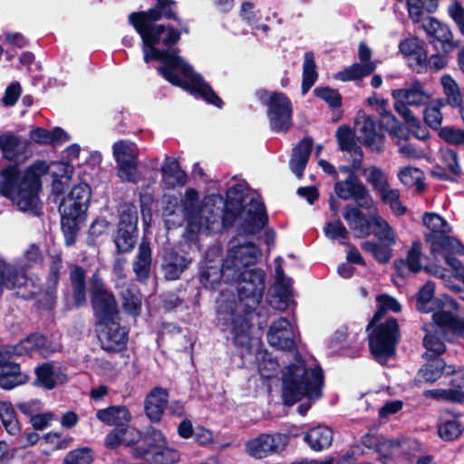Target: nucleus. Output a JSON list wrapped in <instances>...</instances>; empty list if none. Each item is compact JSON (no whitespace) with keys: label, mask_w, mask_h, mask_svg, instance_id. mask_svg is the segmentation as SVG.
I'll return each mask as SVG.
<instances>
[{"label":"nucleus","mask_w":464,"mask_h":464,"mask_svg":"<svg viewBox=\"0 0 464 464\" xmlns=\"http://www.w3.org/2000/svg\"><path fill=\"white\" fill-rule=\"evenodd\" d=\"M154 8L148 11L134 12L129 15V22L140 35L143 42L145 63L150 60L161 61L166 67H160V73L170 83L179 86L194 95L202 97L208 103L218 108L223 105L222 100L211 87L196 73L192 67L180 56L169 51H161L155 47L162 43L170 46L179 40V33L172 27L155 24L161 17L177 20L175 2L172 0H156Z\"/></svg>","instance_id":"1"},{"label":"nucleus","mask_w":464,"mask_h":464,"mask_svg":"<svg viewBox=\"0 0 464 464\" xmlns=\"http://www.w3.org/2000/svg\"><path fill=\"white\" fill-rule=\"evenodd\" d=\"M238 284L239 302L230 314L231 333L235 345L250 347V314L262 301L265 292V273L260 268H250L240 273Z\"/></svg>","instance_id":"2"},{"label":"nucleus","mask_w":464,"mask_h":464,"mask_svg":"<svg viewBox=\"0 0 464 464\" xmlns=\"http://www.w3.org/2000/svg\"><path fill=\"white\" fill-rule=\"evenodd\" d=\"M48 164L38 160L30 166L21 176L16 165H9L0 170L3 179L1 192L11 199L22 211L38 214L41 177L47 173Z\"/></svg>","instance_id":"3"},{"label":"nucleus","mask_w":464,"mask_h":464,"mask_svg":"<svg viewBox=\"0 0 464 464\" xmlns=\"http://www.w3.org/2000/svg\"><path fill=\"white\" fill-rule=\"evenodd\" d=\"M324 376L316 361L296 355L295 362L287 365L283 372V400L287 405H293L303 398L310 401L322 396Z\"/></svg>","instance_id":"4"},{"label":"nucleus","mask_w":464,"mask_h":464,"mask_svg":"<svg viewBox=\"0 0 464 464\" xmlns=\"http://www.w3.org/2000/svg\"><path fill=\"white\" fill-rule=\"evenodd\" d=\"M90 198V187L79 184L72 188L60 204L61 227L68 246L75 243L80 226L86 219Z\"/></svg>","instance_id":"5"},{"label":"nucleus","mask_w":464,"mask_h":464,"mask_svg":"<svg viewBox=\"0 0 464 464\" xmlns=\"http://www.w3.org/2000/svg\"><path fill=\"white\" fill-rule=\"evenodd\" d=\"M198 196L196 190L189 189L186 192L183 212L187 220L186 232L189 234L190 239L201 230L212 233L219 227L221 208L206 203L198 210Z\"/></svg>","instance_id":"6"},{"label":"nucleus","mask_w":464,"mask_h":464,"mask_svg":"<svg viewBox=\"0 0 464 464\" xmlns=\"http://www.w3.org/2000/svg\"><path fill=\"white\" fill-rule=\"evenodd\" d=\"M377 208L372 210L370 228H372V234L378 241H363L361 243V248L371 254L379 263L387 264L392 256V247L397 242V234L388 221L377 213Z\"/></svg>","instance_id":"7"},{"label":"nucleus","mask_w":464,"mask_h":464,"mask_svg":"<svg viewBox=\"0 0 464 464\" xmlns=\"http://www.w3.org/2000/svg\"><path fill=\"white\" fill-rule=\"evenodd\" d=\"M143 442L146 446L139 445L130 450L133 458L154 464H173L180 459L179 452L169 447L163 433L153 427L146 431Z\"/></svg>","instance_id":"8"},{"label":"nucleus","mask_w":464,"mask_h":464,"mask_svg":"<svg viewBox=\"0 0 464 464\" xmlns=\"http://www.w3.org/2000/svg\"><path fill=\"white\" fill-rule=\"evenodd\" d=\"M90 296L93 314L100 325L120 320V311L113 293L109 290L98 272L90 281Z\"/></svg>","instance_id":"9"},{"label":"nucleus","mask_w":464,"mask_h":464,"mask_svg":"<svg viewBox=\"0 0 464 464\" xmlns=\"http://www.w3.org/2000/svg\"><path fill=\"white\" fill-rule=\"evenodd\" d=\"M239 218L240 227L245 234L254 235L260 231L267 223V216L264 204L252 199L243 209H232L226 206L221 209L222 227H231Z\"/></svg>","instance_id":"10"},{"label":"nucleus","mask_w":464,"mask_h":464,"mask_svg":"<svg viewBox=\"0 0 464 464\" xmlns=\"http://www.w3.org/2000/svg\"><path fill=\"white\" fill-rule=\"evenodd\" d=\"M400 330L396 319L390 317L385 322L378 324L369 334V347L378 362H385L395 352V346L400 341Z\"/></svg>","instance_id":"11"},{"label":"nucleus","mask_w":464,"mask_h":464,"mask_svg":"<svg viewBox=\"0 0 464 464\" xmlns=\"http://www.w3.org/2000/svg\"><path fill=\"white\" fill-rule=\"evenodd\" d=\"M259 248L252 242L239 243L232 240L225 262V276L228 280H237L240 273L255 265L260 256Z\"/></svg>","instance_id":"12"},{"label":"nucleus","mask_w":464,"mask_h":464,"mask_svg":"<svg viewBox=\"0 0 464 464\" xmlns=\"http://www.w3.org/2000/svg\"><path fill=\"white\" fill-rule=\"evenodd\" d=\"M112 154L118 167L121 179L137 183L140 180L138 170L139 150L133 141L121 140L112 145Z\"/></svg>","instance_id":"13"},{"label":"nucleus","mask_w":464,"mask_h":464,"mask_svg":"<svg viewBox=\"0 0 464 464\" xmlns=\"http://www.w3.org/2000/svg\"><path fill=\"white\" fill-rule=\"evenodd\" d=\"M430 253L434 258L441 257L453 269L455 277L460 283H464V266L458 260L454 255H462L464 253L463 245L450 233H447L436 239V244L427 243Z\"/></svg>","instance_id":"14"},{"label":"nucleus","mask_w":464,"mask_h":464,"mask_svg":"<svg viewBox=\"0 0 464 464\" xmlns=\"http://www.w3.org/2000/svg\"><path fill=\"white\" fill-rule=\"evenodd\" d=\"M270 128L275 132H286L292 127L293 107L283 92H274L266 101Z\"/></svg>","instance_id":"15"},{"label":"nucleus","mask_w":464,"mask_h":464,"mask_svg":"<svg viewBox=\"0 0 464 464\" xmlns=\"http://www.w3.org/2000/svg\"><path fill=\"white\" fill-rule=\"evenodd\" d=\"M334 191L341 199H353L361 208L376 210V203L370 192L353 173H349L344 180L337 181L334 185Z\"/></svg>","instance_id":"16"},{"label":"nucleus","mask_w":464,"mask_h":464,"mask_svg":"<svg viewBox=\"0 0 464 464\" xmlns=\"http://www.w3.org/2000/svg\"><path fill=\"white\" fill-rule=\"evenodd\" d=\"M283 444V436L281 434L263 433L247 440L245 446L246 452L250 457L262 459L277 453Z\"/></svg>","instance_id":"17"},{"label":"nucleus","mask_w":464,"mask_h":464,"mask_svg":"<svg viewBox=\"0 0 464 464\" xmlns=\"http://www.w3.org/2000/svg\"><path fill=\"white\" fill-rule=\"evenodd\" d=\"M266 338L271 346L280 350L291 351L295 347L293 326L285 317H280L272 323L267 331Z\"/></svg>","instance_id":"18"},{"label":"nucleus","mask_w":464,"mask_h":464,"mask_svg":"<svg viewBox=\"0 0 464 464\" xmlns=\"http://www.w3.org/2000/svg\"><path fill=\"white\" fill-rule=\"evenodd\" d=\"M356 125L358 140L372 151H382L384 144V135L376 130L374 120L370 116L363 115L357 120Z\"/></svg>","instance_id":"19"},{"label":"nucleus","mask_w":464,"mask_h":464,"mask_svg":"<svg viewBox=\"0 0 464 464\" xmlns=\"http://www.w3.org/2000/svg\"><path fill=\"white\" fill-rule=\"evenodd\" d=\"M28 380V375L21 371L18 363L11 362L8 354L0 353L1 388L11 390L16 386L24 384Z\"/></svg>","instance_id":"20"},{"label":"nucleus","mask_w":464,"mask_h":464,"mask_svg":"<svg viewBox=\"0 0 464 464\" xmlns=\"http://www.w3.org/2000/svg\"><path fill=\"white\" fill-rule=\"evenodd\" d=\"M399 48L413 70L417 72L424 71L427 66V53L418 38L404 39L400 43Z\"/></svg>","instance_id":"21"},{"label":"nucleus","mask_w":464,"mask_h":464,"mask_svg":"<svg viewBox=\"0 0 464 464\" xmlns=\"http://www.w3.org/2000/svg\"><path fill=\"white\" fill-rule=\"evenodd\" d=\"M103 330L100 336L102 348L108 353H119L122 351L127 343L128 336L123 328L120 326V320L110 323L109 325H103Z\"/></svg>","instance_id":"22"},{"label":"nucleus","mask_w":464,"mask_h":464,"mask_svg":"<svg viewBox=\"0 0 464 464\" xmlns=\"http://www.w3.org/2000/svg\"><path fill=\"white\" fill-rule=\"evenodd\" d=\"M336 138L340 150L349 153L352 158L351 168L358 169L363 160V152L354 140V131L349 126L343 125L338 128Z\"/></svg>","instance_id":"23"},{"label":"nucleus","mask_w":464,"mask_h":464,"mask_svg":"<svg viewBox=\"0 0 464 464\" xmlns=\"http://www.w3.org/2000/svg\"><path fill=\"white\" fill-rule=\"evenodd\" d=\"M392 96L393 99H403L411 106L426 105L432 97L420 81L412 82L406 88L393 90Z\"/></svg>","instance_id":"24"},{"label":"nucleus","mask_w":464,"mask_h":464,"mask_svg":"<svg viewBox=\"0 0 464 464\" xmlns=\"http://www.w3.org/2000/svg\"><path fill=\"white\" fill-rule=\"evenodd\" d=\"M168 392L162 388H154L147 395L144 410L147 417L153 422H159L168 402Z\"/></svg>","instance_id":"25"},{"label":"nucleus","mask_w":464,"mask_h":464,"mask_svg":"<svg viewBox=\"0 0 464 464\" xmlns=\"http://www.w3.org/2000/svg\"><path fill=\"white\" fill-rule=\"evenodd\" d=\"M312 148L313 140L307 137L301 140L293 149L289 167L298 179L304 176V171L310 158Z\"/></svg>","instance_id":"26"},{"label":"nucleus","mask_w":464,"mask_h":464,"mask_svg":"<svg viewBox=\"0 0 464 464\" xmlns=\"http://www.w3.org/2000/svg\"><path fill=\"white\" fill-rule=\"evenodd\" d=\"M432 319L439 329L445 334H450L464 339V317H458L443 308L435 312Z\"/></svg>","instance_id":"27"},{"label":"nucleus","mask_w":464,"mask_h":464,"mask_svg":"<svg viewBox=\"0 0 464 464\" xmlns=\"http://www.w3.org/2000/svg\"><path fill=\"white\" fill-rule=\"evenodd\" d=\"M191 258L179 255L175 250L165 252L162 270L167 280H176L190 264Z\"/></svg>","instance_id":"28"},{"label":"nucleus","mask_w":464,"mask_h":464,"mask_svg":"<svg viewBox=\"0 0 464 464\" xmlns=\"http://www.w3.org/2000/svg\"><path fill=\"white\" fill-rule=\"evenodd\" d=\"M422 222L427 228L424 232L426 244L432 242L433 245H435L436 239L439 237L451 233L452 231L450 225L440 215L435 213H425L422 218Z\"/></svg>","instance_id":"29"},{"label":"nucleus","mask_w":464,"mask_h":464,"mask_svg":"<svg viewBox=\"0 0 464 464\" xmlns=\"http://www.w3.org/2000/svg\"><path fill=\"white\" fill-rule=\"evenodd\" d=\"M343 217L347 222L349 227L355 232L356 237H366L371 234V219L365 218L359 207L355 208L347 205L343 208Z\"/></svg>","instance_id":"30"},{"label":"nucleus","mask_w":464,"mask_h":464,"mask_svg":"<svg viewBox=\"0 0 464 464\" xmlns=\"http://www.w3.org/2000/svg\"><path fill=\"white\" fill-rule=\"evenodd\" d=\"M35 385L48 390L53 389L58 384H63L67 380L64 373L48 362L37 367L35 369Z\"/></svg>","instance_id":"31"},{"label":"nucleus","mask_w":464,"mask_h":464,"mask_svg":"<svg viewBox=\"0 0 464 464\" xmlns=\"http://www.w3.org/2000/svg\"><path fill=\"white\" fill-rule=\"evenodd\" d=\"M28 145L29 141L26 139H22L14 134L0 135V150L6 160H18L20 156L26 152Z\"/></svg>","instance_id":"32"},{"label":"nucleus","mask_w":464,"mask_h":464,"mask_svg":"<svg viewBox=\"0 0 464 464\" xmlns=\"http://www.w3.org/2000/svg\"><path fill=\"white\" fill-rule=\"evenodd\" d=\"M151 248L150 242L146 238L140 241L135 260L132 264V269L138 279L144 281L149 278L151 267Z\"/></svg>","instance_id":"33"},{"label":"nucleus","mask_w":464,"mask_h":464,"mask_svg":"<svg viewBox=\"0 0 464 464\" xmlns=\"http://www.w3.org/2000/svg\"><path fill=\"white\" fill-rule=\"evenodd\" d=\"M96 417L102 423L116 428L128 424L131 420V414L125 406H111L97 411Z\"/></svg>","instance_id":"34"},{"label":"nucleus","mask_w":464,"mask_h":464,"mask_svg":"<svg viewBox=\"0 0 464 464\" xmlns=\"http://www.w3.org/2000/svg\"><path fill=\"white\" fill-rule=\"evenodd\" d=\"M122 309L125 313L138 316L141 312L142 298L139 289L133 284H123L120 292Z\"/></svg>","instance_id":"35"},{"label":"nucleus","mask_w":464,"mask_h":464,"mask_svg":"<svg viewBox=\"0 0 464 464\" xmlns=\"http://www.w3.org/2000/svg\"><path fill=\"white\" fill-rule=\"evenodd\" d=\"M422 28L430 37L441 43L443 49H446L447 46L452 49L453 35L447 24L439 22L435 18L427 17L422 21Z\"/></svg>","instance_id":"36"},{"label":"nucleus","mask_w":464,"mask_h":464,"mask_svg":"<svg viewBox=\"0 0 464 464\" xmlns=\"http://www.w3.org/2000/svg\"><path fill=\"white\" fill-rule=\"evenodd\" d=\"M221 280L227 284H232L236 281L228 280L225 276L224 261L221 266L208 262L201 267L200 282L204 287L215 289Z\"/></svg>","instance_id":"37"},{"label":"nucleus","mask_w":464,"mask_h":464,"mask_svg":"<svg viewBox=\"0 0 464 464\" xmlns=\"http://www.w3.org/2000/svg\"><path fill=\"white\" fill-rule=\"evenodd\" d=\"M85 276V270L79 266H75L70 271V283L75 307H81L86 304Z\"/></svg>","instance_id":"38"},{"label":"nucleus","mask_w":464,"mask_h":464,"mask_svg":"<svg viewBox=\"0 0 464 464\" xmlns=\"http://www.w3.org/2000/svg\"><path fill=\"white\" fill-rule=\"evenodd\" d=\"M161 172L164 183L169 188L182 186L186 183V173L180 169L176 159L167 156L161 167Z\"/></svg>","instance_id":"39"},{"label":"nucleus","mask_w":464,"mask_h":464,"mask_svg":"<svg viewBox=\"0 0 464 464\" xmlns=\"http://www.w3.org/2000/svg\"><path fill=\"white\" fill-rule=\"evenodd\" d=\"M427 363L418 372L420 381L434 382L440 378L444 371L447 374L455 372L451 366L446 367L445 362L440 358H427Z\"/></svg>","instance_id":"40"},{"label":"nucleus","mask_w":464,"mask_h":464,"mask_svg":"<svg viewBox=\"0 0 464 464\" xmlns=\"http://www.w3.org/2000/svg\"><path fill=\"white\" fill-rule=\"evenodd\" d=\"M304 440L315 451L328 448L333 441V431L325 426H317L304 435Z\"/></svg>","instance_id":"41"},{"label":"nucleus","mask_w":464,"mask_h":464,"mask_svg":"<svg viewBox=\"0 0 464 464\" xmlns=\"http://www.w3.org/2000/svg\"><path fill=\"white\" fill-rule=\"evenodd\" d=\"M376 69L375 63H355L335 74V79L342 82H350L370 75Z\"/></svg>","instance_id":"42"},{"label":"nucleus","mask_w":464,"mask_h":464,"mask_svg":"<svg viewBox=\"0 0 464 464\" xmlns=\"http://www.w3.org/2000/svg\"><path fill=\"white\" fill-rule=\"evenodd\" d=\"M314 55L312 52H306L304 56L302 94L304 95L314 84L318 78Z\"/></svg>","instance_id":"43"},{"label":"nucleus","mask_w":464,"mask_h":464,"mask_svg":"<svg viewBox=\"0 0 464 464\" xmlns=\"http://www.w3.org/2000/svg\"><path fill=\"white\" fill-rule=\"evenodd\" d=\"M0 419L10 435H16L21 430L20 423L16 417V412L10 402H0Z\"/></svg>","instance_id":"44"},{"label":"nucleus","mask_w":464,"mask_h":464,"mask_svg":"<svg viewBox=\"0 0 464 464\" xmlns=\"http://www.w3.org/2000/svg\"><path fill=\"white\" fill-rule=\"evenodd\" d=\"M376 301L378 302L379 307L378 310L375 312L370 324H368L367 329L373 326L374 324L379 322L384 316L386 312L392 311L394 313H398L401 311V304H399V302L395 298L388 295H377Z\"/></svg>","instance_id":"45"},{"label":"nucleus","mask_w":464,"mask_h":464,"mask_svg":"<svg viewBox=\"0 0 464 464\" xmlns=\"http://www.w3.org/2000/svg\"><path fill=\"white\" fill-rule=\"evenodd\" d=\"M440 82L446 96L447 103L452 107H459L462 103V94L456 81L450 75L441 76Z\"/></svg>","instance_id":"46"},{"label":"nucleus","mask_w":464,"mask_h":464,"mask_svg":"<svg viewBox=\"0 0 464 464\" xmlns=\"http://www.w3.org/2000/svg\"><path fill=\"white\" fill-rule=\"evenodd\" d=\"M363 174L366 177V181L372 187L376 194L390 186L387 174L377 166L372 165L364 169Z\"/></svg>","instance_id":"47"},{"label":"nucleus","mask_w":464,"mask_h":464,"mask_svg":"<svg viewBox=\"0 0 464 464\" xmlns=\"http://www.w3.org/2000/svg\"><path fill=\"white\" fill-rule=\"evenodd\" d=\"M137 237L138 230L131 231L130 229L118 228L114 238L118 253L130 252L134 248Z\"/></svg>","instance_id":"48"},{"label":"nucleus","mask_w":464,"mask_h":464,"mask_svg":"<svg viewBox=\"0 0 464 464\" xmlns=\"http://www.w3.org/2000/svg\"><path fill=\"white\" fill-rule=\"evenodd\" d=\"M434 295V284L427 282L419 291L417 296L416 307L420 312L430 313L433 309L435 300Z\"/></svg>","instance_id":"49"},{"label":"nucleus","mask_w":464,"mask_h":464,"mask_svg":"<svg viewBox=\"0 0 464 464\" xmlns=\"http://www.w3.org/2000/svg\"><path fill=\"white\" fill-rule=\"evenodd\" d=\"M138 212L132 204H125L121 207L118 228L137 231Z\"/></svg>","instance_id":"50"},{"label":"nucleus","mask_w":464,"mask_h":464,"mask_svg":"<svg viewBox=\"0 0 464 464\" xmlns=\"http://www.w3.org/2000/svg\"><path fill=\"white\" fill-rule=\"evenodd\" d=\"M424 396L438 401L463 403L464 392L454 389H432L424 392Z\"/></svg>","instance_id":"51"},{"label":"nucleus","mask_w":464,"mask_h":464,"mask_svg":"<svg viewBox=\"0 0 464 464\" xmlns=\"http://www.w3.org/2000/svg\"><path fill=\"white\" fill-rule=\"evenodd\" d=\"M398 178L405 186H416L419 189L424 187L423 172L418 168L404 167L399 170Z\"/></svg>","instance_id":"52"},{"label":"nucleus","mask_w":464,"mask_h":464,"mask_svg":"<svg viewBox=\"0 0 464 464\" xmlns=\"http://www.w3.org/2000/svg\"><path fill=\"white\" fill-rule=\"evenodd\" d=\"M324 232L328 238L340 240L341 244H346L343 240L348 238L349 232L339 218L326 223Z\"/></svg>","instance_id":"53"},{"label":"nucleus","mask_w":464,"mask_h":464,"mask_svg":"<svg viewBox=\"0 0 464 464\" xmlns=\"http://www.w3.org/2000/svg\"><path fill=\"white\" fill-rule=\"evenodd\" d=\"M463 431L460 422L457 420H446L439 425V436L447 441L457 439Z\"/></svg>","instance_id":"54"},{"label":"nucleus","mask_w":464,"mask_h":464,"mask_svg":"<svg viewBox=\"0 0 464 464\" xmlns=\"http://www.w3.org/2000/svg\"><path fill=\"white\" fill-rule=\"evenodd\" d=\"M423 345L426 348L424 356L426 358H439V355L445 352L444 343L436 335L426 334L423 338Z\"/></svg>","instance_id":"55"},{"label":"nucleus","mask_w":464,"mask_h":464,"mask_svg":"<svg viewBox=\"0 0 464 464\" xmlns=\"http://www.w3.org/2000/svg\"><path fill=\"white\" fill-rule=\"evenodd\" d=\"M44 260V253L36 244H31L24 252L20 259V265L25 268H31L39 265Z\"/></svg>","instance_id":"56"},{"label":"nucleus","mask_w":464,"mask_h":464,"mask_svg":"<svg viewBox=\"0 0 464 464\" xmlns=\"http://www.w3.org/2000/svg\"><path fill=\"white\" fill-rule=\"evenodd\" d=\"M93 455L89 448H81L71 450L63 459V464H91Z\"/></svg>","instance_id":"57"},{"label":"nucleus","mask_w":464,"mask_h":464,"mask_svg":"<svg viewBox=\"0 0 464 464\" xmlns=\"http://www.w3.org/2000/svg\"><path fill=\"white\" fill-rule=\"evenodd\" d=\"M442 103L437 102L436 103H430L426 106L423 111V118L427 125L432 129H438L440 127L442 122V114L440 112V106Z\"/></svg>","instance_id":"58"},{"label":"nucleus","mask_w":464,"mask_h":464,"mask_svg":"<svg viewBox=\"0 0 464 464\" xmlns=\"http://www.w3.org/2000/svg\"><path fill=\"white\" fill-rule=\"evenodd\" d=\"M421 244L419 241L412 243L411 249L408 252L405 264L410 271L417 273L421 269ZM404 264V261H401Z\"/></svg>","instance_id":"59"},{"label":"nucleus","mask_w":464,"mask_h":464,"mask_svg":"<svg viewBox=\"0 0 464 464\" xmlns=\"http://www.w3.org/2000/svg\"><path fill=\"white\" fill-rule=\"evenodd\" d=\"M314 93L333 108H338L342 105V96L337 90L328 87H317L314 90Z\"/></svg>","instance_id":"60"},{"label":"nucleus","mask_w":464,"mask_h":464,"mask_svg":"<svg viewBox=\"0 0 464 464\" xmlns=\"http://www.w3.org/2000/svg\"><path fill=\"white\" fill-rule=\"evenodd\" d=\"M439 136L445 142L451 145L464 144V130L461 129L443 127L440 129Z\"/></svg>","instance_id":"61"},{"label":"nucleus","mask_w":464,"mask_h":464,"mask_svg":"<svg viewBox=\"0 0 464 464\" xmlns=\"http://www.w3.org/2000/svg\"><path fill=\"white\" fill-rule=\"evenodd\" d=\"M22 94V86L19 82H11L5 89L1 102L5 107H13Z\"/></svg>","instance_id":"62"},{"label":"nucleus","mask_w":464,"mask_h":464,"mask_svg":"<svg viewBox=\"0 0 464 464\" xmlns=\"http://www.w3.org/2000/svg\"><path fill=\"white\" fill-rule=\"evenodd\" d=\"M441 160L447 169L452 175L459 176L460 174L461 167L457 152L452 150H445L441 152Z\"/></svg>","instance_id":"63"},{"label":"nucleus","mask_w":464,"mask_h":464,"mask_svg":"<svg viewBox=\"0 0 464 464\" xmlns=\"http://www.w3.org/2000/svg\"><path fill=\"white\" fill-rule=\"evenodd\" d=\"M448 14L454 21L460 34L464 35V7L455 0L448 6Z\"/></svg>","instance_id":"64"}]
</instances>
